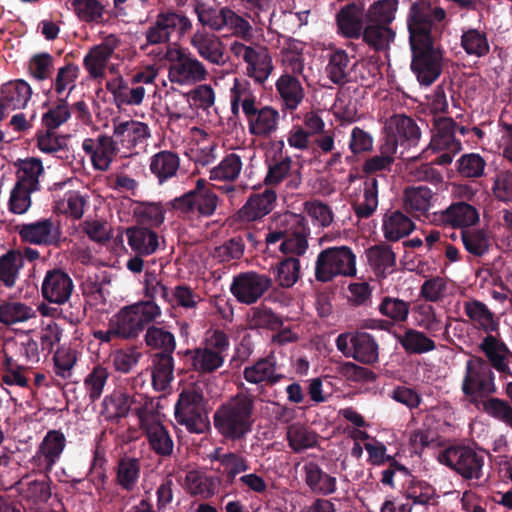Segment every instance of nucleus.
Returning <instances> with one entry per match:
<instances>
[{
  "label": "nucleus",
  "mask_w": 512,
  "mask_h": 512,
  "mask_svg": "<svg viewBox=\"0 0 512 512\" xmlns=\"http://www.w3.org/2000/svg\"><path fill=\"white\" fill-rule=\"evenodd\" d=\"M445 15L444 9L433 8L426 2L410 8L407 23L413 53L411 68L423 85H430L441 72V54L434 46L431 29L433 22L443 20Z\"/></svg>",
  "instance_id": "1"
},
{
  "label": "nucleus",
  "mask_w": 512,
  "mask_h": 512,
  "mask_svg": "<svg viewBox=\"0 0 512 512\" xmlns=\"http://www.w3.org/2000/svg\"><path fill=\"white\" fill-rule=\"evenodd\" d=\"M253 412L254 397L237 394L218 408L214 415V423L224 437L239 439L251 430Z\"/></svg>",
  "instance_id": "2"
},
{
  "label": "nucleus",
  "mask_w": 512,
  "mask_h": 512,
  "mask_svg": "<svg viewBox=\"0 0 512 512\" xmlns=\"http://www.w3.org/2000/svg\"><path fill=\"white\" fill-rule=\"evenodd\" d=\"M160 316L161 309L154 301H139L123 307L112 317L113 331L119 337L132 338Z\"/></svg>",
  "instance_id": "3"
},
{
  "label": "nucleus",
  "mask_w": 512,
  "mask_h": 512,
  "mask_svg": "<svg viewBox=\"0 0 512 512\" xmlns=\"http://www.w3.org/2000/svg\"><path fill=\"white\" fill-rule=\"evenodd\" d=\"M175 419L191 433L202 434L209 428L204 397L199 387L182 390L175 404Z\"/></svg>",
  "instance_id": "4"
},
{
  "label": "nucleus",
  "mask_w": 512,
  "mask_h": 512,
  "mask_svg": "<svg viewBox=\"0 0 512 512\" xmlns=\"http://www.w3.org/2000/svg\"><path fill=\"white\" fill-rule=\"evenodd\" d=\"M356 274V256L347 246L330 247L319 253L315 263L318 281L327 282L337 276Z\"/></svg>",
  "instance_id": "5"
},
{
  "label": "nucleus",
  "mask_w": 512,
  "mask_h": 512,
  "mask_svg": "<svg viewBox=\"0 0 512 512\" xmlns=\"http://www.w3.org/2000/svg\"><path fill=\"white\" fill-rule=\"evenodd\" d=\"M150 404L149 399L144 394L126 388H117L104 398L102 413L108 419H118L133 411L141 420L149 412L148 406Z\"/></svg>",
  "instance_id": "6"
},
{
  "label": "nucleus",
  "mask_w": 512,
  "mask_h": 512,
  "mask_svg": "<svg viewBox=\"0 0 512 512\" xmlns=\"http://www.w3.org/2000/svg\"><path fill=\"white\" fill-rule=\"evenodd\" d=\"M230 51L234 57L246 63L247 75L258 83H264L273 71L272 57L263 46L234 41L230 45Z\"/></svg>",
  "instance_id": "7"
},
{
  "label": "nucleus",
  "mask_w": 512,
  "mask_h": 512,
  "mask_svg": "<svg viewBox=\"0 0 512 512\" xmlns=\"http://www.w3.org/2000/svg\"><path fill=\"white\" fill-rule=\"evenodd\" d=\"M206 186L207 182L204 179H198L193 190L171 202L172 208L183 214L212 215L216 210L218 198Z\"/></svg>",
  "instance_id": "8"
},
{
  "label": "nucleus",
  "mask_w": 512,
  "mask_h": 512,
  "mask_svg": "<svg viewBox=\"0 0 512 512\" xmlns=\"http://www.w3.org/2000/svg\"><path fill=\"white\" fill-rule=\"evenodd\" d=\"M455 130L456 125L450 118H439L435 121L429 148L435 152H442L436 159L439 165L450 164L462 149L461 142L455 137ZM459 131L463 134L465 129L459 127Z\"/></svg>",
  "instance_id": "9"
},
{
  "label": "nucleus",
  "mask_w": 512,
  "mask_h": 512,
  "mask_svg": "<svg viewBox=\"0 0 512 512\" xmlns=\"http://www.w3.org/2000/svg\"><path fill=\"white\" fill-rule=\"evenodd\" d=\"M462 390L467 396L492 394L496 391L494 373L482 358L474 357L467 361Z\"/></svg>",
  "instance_id": "10"
},
{
  "label": "nucleus",
  "mask_w": 512,
  "mask_h": 512,
  "mask_svg": "<svg viewBox=\"0 0 512 512\" xmlns=\"http://www.w3.org/2000/svg\"><path fill=\"white\" fill-rule=\"evenodd\" d=\"M439 462L445 464L467 479H479L483 467V457L468 447H450L443 451Z\"/></svg>",
  "instance_id": "11"
},
{
  "label": "nucleus",
  "mask_w": 512,
  "mask_h": 512,
  "mask_svg": "<svg viewBox=\"0 0 512 512\" xmlns=\"http://www.w3.org/2000/svg\"><path fill=\"white\" fill-rule=\"evenodd\" d=\"M387 149L397 152L398 146L415 145L420 138V131L416 123L404 114H394L384 123Z\"/></svg>",
  "instance_id": "12"
},
{
  "label": "nucleus",
  "mask_w": 512,
  "mask_h": 512,
  "mask_svg": "<svg viewBox=\"0 0 512 512\" xmlns=\"http://www.w3.org/2000/svg\"><path fill=\"white\" fill-rule=\"evenodd\" d=\"M113 130L121 150L130 154L144 150L151 136L148 125L136 120L114 121Z\"/></svg>",
  "instance_id": "13"
},
{
  "label": "nucleus",
  "mask_w": 512,
  "mask_h": 512,
  "mask_svg": "<svg viewBox=\"0 0 512 512\" xmlns=\"http://www.w3.org/2000/svg\"><path fill=\"white\" fill-rule=\"evenodd\" d=\"M271 286V280L255 272L241 273L234 277L230 290L241 303H255Z\"/></svg>",
  "instance_id": "14"
},
{
  "label": "nucleus",
  "mask_w": 512,
  "mask_h": 512,
  "mask_svg": "<svg viewBox=\"0 0 512 512\" xmlns=\"http://www.w3.org/2000/svg\"><path fill=\"white\" fill-rule=\"evenodd\" d=\"M192 27L191 21L183 14L167 11L160 13L155 23L147 30L146 39L149 44L167 42L175 31L183 34Z\"/></svg>",
  "instance_id": "15"
},
{
  "label": "nucleus",
  "mask_w": 512,
  "mask_h": 512,
  "mask_svg": "<svg viewBox=\"0 0 512 512\" xmlns=\"http://www.w3.org/2000/svg\"><path fill=\"white\" fill-rule=\"evenodd\" d=\"M120 44V37L109 34L103 38L101 43L89 50L84 57V67L90 77L99 79L105 76L108 61Z\"/></svg>",
  "instance_id": "16"
},
{
  "label": "nucleus",
  "mask_w": 512,
  "mask_h": 512,
  "mask_svg": "<svg viewBox=\"0 0 512 512\" xmlns=\"http://www.w3.org/2000/svg\"><path fill=\"white\" fill-rule=\"evenodd\" d=\"M190 45L197 54L214 65H224L225 46L219 36L205 29L196 30L190 39Z\"/></svg>",
  "instance_id": "17"
},
{
  "label": "nucleus",
  "mask_w": 512,
  "mask_h": 512,
  "mask_svg": "<svg viewBox=\"0 0 512 512\" xmlns=\"http://www.w3.org/2000/svg\"><path fill=\"white\" fill-rule=\"evenodd\" d=\"M73 282L68 274L54 269L48 271L42 282L41 292L47 301L55 304L66 303L73 291Z\"/></svg>",
  "instance_id": "18"
},
{
  "label": "nucleus",
  "mask_w": 512,
  "mask_h": 512,
  "mask_svg": "<svg viewBox=\"0 0 512 512\" xmlns=\"http://www.w3.org/2000/svg\"><path fill=\"white\" fill-rule=\"evenodd\" d=\"M480 349L503 379L512 378V353L501 340L493 335H487L483 338Z\"/></svg>",
  "instance_id": "19"
},
{
  "label": "nucleus",
  "mask_w": 512,
  "mask_h": 512,
  "mask_svg": "<svg viewBox=\"0 0 512 512\" xmlns=\"http://www.w3.org/2000/svg\"><path fill=\"white\" fill-rule=\"evenodd\" d=\"M168 77L172 83L193 85L205 81L208 77V71L201 61L189 55L181 62L171 64Z\"/></svg>",
  "instance_id": "20"
},
{
  "label": "nucleus",
  "mask_w": 512,
  "mask_h": 512,
  "mask_svg": "<svg viewBox=\"0 0 512 512\" xmlns=\"http://www.w3.org/2000/svg\"><path fill=\"white\" fill-rule=\"evenodd\" d=\"M140 423L146 431L151 448L159 455H170L173 451V441L161 424L159 417L148 412L140 420Z\"/></svg>",
  "instance_id": "21"
},
{
  "label": "nucleus",
  "mask_w": 512,
  "mask_h": 512,
  "mask_svg": "<svg viewBox=\"0 0 512 512\" xmlns=\"http://www.w3.org/2000/svg\"><path fill=\"white\" fill-rule=\"evenodd\" d=\"M107 90L112 94L116 105L139 106L146 95L143 85H128L122 76L109 79L106 82Z\"/></svg>",
  "instance_id": "22"
},
{
  "label": "nucleus",
  "mask_w": 512,
  "mask_h": 512,
  "mask_svg": "<svg viewBox=\"0 0 512 512\" xmlns=\"http://www.w3.org/2000/svg\"><path fill=\"white\" fill-rule=\"evenodd\" d=\"M65 444L64 434L57 430H51L44 437L33 460L39 462L40 469L51 470L63 452Z\"/></svg>",
  "instance_id": "23"
},
{
  "label": "nucleus",
  "mask_w": 512,
  "mask_h": 512,
  "mask_svg": "<svg viewBox=\"0 0 512 512\" xmlns=\"http://www.w3.org/2000/svg\"><path fill=\"white\" fill-rule=\"evenodd\" d=\"M249 132L255 136L266 137L276 131L279 113L272 107L256 109L254 107L245 114Z\"/></svg>",
  "instance_id": "24"
},
{
  "label": "nucleus",
  "mask_w": 512,
  "mask_h": 512,
  "mask_svg": "<svg viewBox=\"0 0 512 512\" xmlns=\"http://www.w3.org/2000/svg\"><path fill=\"white\" fill-rule=\"evenodd\" d=\"M275 201L276 193L272 190L253 194L240 209L239 218L247 222L257 221L273 210Z\"/></svg>",
  "instance_id": "25"
},
{
  "label": "nucleus",
  "mask_w": 512,
  "mask_h": 512,
  "mask_svg": "<svg viewBox=\"0 0 512 512\" xmlns=\"http://www.w3.org/2000/svg\"><path fill=\"white\" fill-rule=\"evenodd\" d=\"M275 86L284 107L288 110H296L305 97L301 82L289 72L283 73L277 79Z\"/></svg>",
  "instance_id": "26"
},
{
  "label": "nucleus",
  "mask_w": 512,
  "mask_h": 512,
  "mask_svg": "<svg viewBox=\"0 0 512 512\" xmlns=\"http://www.w3.org/2000/svg\"><path fill=\"white\" fill-rule=\"evenodd\" d=\"M21 237L32 244H52L57 242L60 233L58 227L49 219L23 225Z\"/></svg>",
  "instance_id": "27"
},
{
  "label": "nucleus",
  "mask_w": 512,
  "mask_h": 512,
  "mask_svg": "<svg viewBox=\"0 0 512 512\" xmlns=\"http://www.w3.org/2000/svg\"><path fill=\"white\" fill-rule=\"evenodd\" d=\"M32 95L30 85L23 80L10 81L1 88V98L4 108L11 113L27 106Z\"/></svg>",
  "instance_id": "28"
},
{
  "label": "nucleus",
  "mask_w": 512,
  "mask_h": 512,
  "mask_svg": "<svg viewBox=\"0 0 512 512\" xmlns=\"http://www.w3.org/2000/svg\"><path fill=\"white\" fill-rule=\"evenodd\" d=\"M302 471L305 483L312 492L320 495H329L335 492L336 478L325 473L316 463H305Z\"/></svg>",
  "instance_id": "29"
},
{
  "label": "nucleus",
  "mask_w": 512,
  "mask_h": 512,
  "mask_svg": "<svg viewBox=\"0 0 512 512\" xmlns=\"http://www.w3.org/2000/svg\"><path fill=\"white\" fill-rule=\"evenodd\" d=\"M479 221V213L475 207L465 202L451 204L441 214V222L452 227L464 228Z\"/></svg>",
  "instance_id": "30"
},
{
  "label": "nucleus",
  "mask_w": 512,
  "mask_h": 512,
  "mask_svg": "<svg viewBox=\"0 0 512 512\" xmlns=\"http://www.w3.org/2000/svg\"><path fill=\"white\" fill-rule=\"evenodd\" d=\"M338 28L348 38H358L363 31V8L351 3L343 7L337 14Z\"/></svg>",
  "instance_id": "31"
},
{
  "label": "nucleus",
  "mask_w": 512,
  "mask_h": 512,
  "mask_svg": "<svg viewBox=\"0 0 512 512\" xmlns=\"http://www.w3.org/2000/svg\"><path fill=\"white\" fill-rule=\"evenodd\" d=\"M230 80V101L231 110L238 115L240 107L244 114L255 107V96L251 91L250 84L246 80H240L233 75H228Z\"/></svg>",
  "instance_id": "32"
},
{
  "label": "nucleus",
  "mask_w": 512,
  "mask_h": 512,
  "mask_svg": "<svg viewBox=\"0 0 512 512\" xmlns=\"http://www.w3.org/2000/svg\"><path fill=\"white\" fill-rule=\"evenodd\" d=\"M149 168L160 184L174 177L179 169V158L170 151H161L150 158Z\"/></svg>",
  "instance_id": "33"
},
{
  "label": "nucleus",
  "mask_w": 512,
  "mask_h": 512,
  "mask_svg": "<svg viewBox=\"0 0 512 512\" xmlns=\"http://www.w3.org/2000/svg\"><path fill=\"white\" fill-rule=\"evenodd\" d=\"M363 41L376 51L389 48L394 41L396 32L391 26L385 24L366 23L362 33Z\"/></svg>",
  "instance_id": "34"
},
{
  "label": "nucleus",
  "mask_w": 512,
  "mask_h": 512,
  "mask_svg": "<svg viewBox=\"0 0 512 512\" xmlns=\"http://www.w3.org/2000/svg\"><path fill=\"white\" fill-rule=\"evenodd\" d=\"M243 376L252 384L277 383L282 376L276 372L275 362L270 358L257 361L255 364L245 367Z\"/></svg>",
  "instance_id": "35"
},
{
  "label": "nucleus",
  "mask_w": 512,
  "mask_h": 512,
  "mask_svg": "<svg viewBox=\"0 0 512 512\" xmlns=\"http://www.w3.org/2000/svg\"><path fill=\"white\" fill-rule=\"evenodd\" d=\"M415 228L413 221L402 212L394 211L384 217V237L390 241H397L409 235Z\"/></svg>",
  "instance_id": "36"
},
{
  "label": "nucleus",
  "mask_w": 512,
  "mask_h": 512,
  "mask_svg": "<svg viewBox=\"0 0 512 512\" xmlns=\"http://www.w3.org/2000/svg\"><path fill=\"white\" fill-rule=\"evenodd\" d=\"M35 316L36 311L25 303L11 300L0 304V322L4 325L23 323Z\"/></svg>",
  "instance_id": "37"
},
{
  "label": "nucleus",
  "mask_w": 512,
  "mask_h": 512,
  "mask_svg": "<svg viewBox=\"0 0 512 512\" xmlns=\"http://www.w3.org/2000/svg\"><path fill=\"white\" fill-rule=\"evenodd\" d=\"M350 342L352 345V358L365 364L377 361L378 346L369 334L364 332L356 333L351 337Z\"/></svg>",
  "instance_id": "38"
},
{
  "label": "nucleus",
  "mask_w": 512,
  "mask_h": 512,
  "mask_svg": "<svg viewBox=\"0 0 512 512\" xmlns=\"http://www.w3.org/2000/svg\"><path fill=\"white\" fill-rule=\"evenodd\" d=\"M369 265L379 275H387L394 270L396 255L389 246L377 245L366 252Z\"/></svg>",
  "instance_id": "39"
},
{
  "label": "nucleus",
  "mask_w": 512,
  "mask_h": 512,
  "mask_svg": "<svg viewBox=\"0 0 512 512\" xmlns=\"http://www.w3.org/2000/svg\"><path fill=\"white\" fill-rule=\"evenodd\" d=\"M17 184L28 189L37 190L39 178L44 173V167L40 159L31 157L18 161Z\"/></svg>",
  "instance_id": "40"
},
{
  "label": "nucleus",
  "mask_w": 512,
  "mask_h": 512,
  "mask_svg": "<svg viewBox=\"0 0 512 512\" xmlns=\"http://www.w3.org/2000/svg\"><path fill=\"white\" fill-rule=\"evenodd\" d=\"M173 379V358L168 353H158L153 358L152 384L156 390L163 391Z\"/></svg>",
  "instance_id": "41"
},
{
  "label": "nucleus",
  "mask_w": 512,
  "mask_h": 512,
  "mask_svg": "<svg viewBox=\"0 0 512 512\" xmlns=\"http://www.w3.org/2000/svg\"><path fill=\"white\" fill-rule=\"evenodd\" d=\"M241 170V157L236 153H230L210 170L209 179L212 181L233 182L239 177Z\"/></svg>",
  "instance_id": "42"
},
{
  "label": "nucleus",
  "mask_w": 512,
  "mask_h": 512,
  "mask_svg": "<svg viewBox=\"0 0 512 512\" xmlns=\"http://www.w3.org/2000/svg\"><path fill=\"white\" fill-rule=\"evenodd\" d=\"M433 198L434 194L428 187H411L405 191L404 204L407 210L423 215L430 209Z\"/></svg>",
  "instance_id": "43"
},
{
  "label": "nucleus",
  "mask_w": 512,
  "mask_h": 512,
  "mask_svg": "<svg viewBox=\"0 0 512 512\" xmlns=\"http://www.w3.org/2000/svg\"><path fill=\"white\" fill-rule=\"evenodd\" d=\"M127 235L130 247L140 254L149 255L158 248V236L151 230L145 228L129 229Z\"/></svg>",
  "instance_id": "44"
},
{
  "label": "nucleus",
  "mask_w": 512,
  "mask_h": 512,
  "mask_svg": "<svg viewBox=\"0 0 512 512\" xmlns=\"http://www.w3.org/2000/svg\"><path fill=\"white\" fill-rule=\"evenodd\" d=\"M398 8L397 0H378L373 2L365 15L366 23L391 26Z\"/></svg>",
  "instance_id": "45"
},
{
  "label": "nucleus",
  "mask_w": 512,
  "mask_h": 512,
  "mask_svg": "<svg viewBox=\"0 0 512 512\" xmlns=\"http://www.w3.org/2000/svg\"><path fill=\"white\" fill-rule=\"evenodd\" d=\"M79 76V68L76 65L68 64L58 69L53 82V89L59 101L66 100L76 86Z\"/></svg>",
  "instance_id": "46"
},
{
  "label": "nucleus",
  "mask_w": 512,
  "mask_h": 512,
  "mask_svg": "<svg viewBox=\"0 0 512 512\" xmlns=\"http://www.w3.org/2000/svg\"><path fill=\"white\" fill-rule=\"evenodd\" d=\"M140 461L136 458L124 457L117 465L116 481L125 490H132L140 476Z\"/></svg>",
  "instance_id": "47"
},
{
  "label": "nucleus",
  "mask_w": 512,
  "mask_h": 512,
  "mask_svg": "<svg viewBox=\"0 0 512 512\" xmlns=\"http://www.w3.org/2000/svg\"><path fill=\"white\" fill-rule=\"evenodd\" d=\"M87 197L78 191H68L56 201L55 210L59 213L79 219L84 214Z\"/></svg>",
  "instance_id": "48"
},
{
  "label": "nucleus",
  "mask_w": 512,
  "mask_h": 512,
  "mask_svg": "<svg viewBox=\"0 0 512 512\" xmlns=\"http://www.w3.org/2000/svg\"><path fill=\"white\" fill-rule=\"evenodd\" d=\"M350 59L343 50L333 52L326 66L329 79L335 84H343L347 81L350 72Z\"/></svg>",
  "instance_id": "49"
},
{
  "label": "nucleus",
  "mask_w": 512,
  "mask_h": 512,
  "mask_svg": "<svg viewBox=\"0 0 512 512\" xmlns=\"http://www.w3.org/2000/svg\"><path fill=\"white\" fill-rule=\"evenodd\" d=\"M70 7L83 21L94 23L103 21L105 6L98 0H70Z\"/></svg>",
  "instance_id": "50"
},
{
  "label": "nucleus",
  "mask_w": 512,
  "mask_h": 512,
  "mask_svg": "<svg viewBox=\"0 0 512 512\" xmlns=\"http://www.w3.org/2000/svg\"><path fill=\"white\" fill-rule=\"evenodd\" d=\"M378 206V182L374 177L364 182L363 196L355 205V211L360 217H369Z\"/></svg>",
  "instance_id": "51"
},
{
  "label": "nucleus",
  "mask_w": 512,
  "mask_h": 512,
  "mask_svg": "<svg viewBox=\"0 0 512 512\" xmlns=\"http://www.w3.org/2000/svg\"><path fill=\"white\" fill-rule=\"evenodd\" d=\"M221 30L228 29L237 37L249 39L252 27L250 23L228 7L222 8Z\"/></svg>",
  "instance_id": "52"
},
{
  "label": "nucleus",
  "mask_w": 512,
  "mask_h": 512,
  "mask_svg": "<svg viewBox=\"0 0 512 512\" xmlns=\"http://www.w3.org/2000/svg\"><path fill=\"white\" fill-rule=\"evenodd\" d=\"M467 316L486 332H492L497 329V322L488 308L479 301H470L465 304Z\"/></svg>",
  "instance_id": "53"
},
{
  "label": "nucleus",
  "mask_w": 512,
  "mask_h": 512,
  "mask_svg": "<svg viewBox=\"0 0 512 512\" xmlns=\"http://www.w3.org/2000/svg\"><path fill=\"white\" fill-rule=\"evenodd\" d=\"M78 352L72 347L62 346L54 355V371L57 376L67 379L77 362Z\"/></svg>",
  "instance_id": "54"
},
{
  "label": "nucleus",
  "mask_w": 512,
  "mask_h": 512,
  "mask_svg": "<svg viewBox=\"0 0 512 512\" xmlns=\"http://www.w3.org/2000/svg\"><path fill=\"white\" fill-rule=\"evenodd\" d=\"M461 44L469 55L481 57L489 52V43L486 34L477 29L466 31L462 35Z\"/></svg>",
  "instance_id": "55"
},
{
  "label": "nucleus",
  "mask_w": 512,
  "mask_h": 512,
  "mask_svg": "<svg viewBox=\"0 0 512 512\" xmlns=\"http://www.w3.org/2000/svg\"><path fill=\"white\" fill-rule=\"evenodd\" d=\"M224 356L207 349L198 348L193 352L192 365L200 372H211L222 366Z\"/></svg>",
  "instance_id": "56"
},
{
  "label": "nucleus",
  "mask_w": 512,
  "mask_h": 512,
  "mask_svg": "<svg viewBox=\"0 0 512 512\" xmlns=\"http://www.w3.org/2000/svg\"><path fill=\"white\" fill-rule=\"evenodd\" d=\"M409 309L410 305L408 302L388 296L384 297L379 305V312L394 322L405 321L408 317Z\"/></svg>",
  "instance_id": "57"
},
{
  "label": "nucleus",
  "mask_w": 512,
  "mask_h": 512,
  "mask_svg": "<svg viewBox=\"0 0 512 512\" xmlns=\"http://www.w3.org/2000/svg\"><path fill=\"white\" fill-rule=\"evenodd\" d=\"M165 300L173 306L194 309L202 301V297L192 288L179 285L172 290L171 295L168 294V299Z\"/></svg>",
  "instance_id": "58"
},
{
  "label": "nucleus",
  "mask_w": 512,
  "mask_h": 512,
  "mask_svg": "<svg viewBox=\"0 0 512 512\" xmlns=\"http://www.w3.org/2000/svg\"><path fill=\"white\" fill-rule=\"evenodd\" d=\"M482 409L490 417L505 423L509 427L512 425V406L505 400L488 398L482 401Z\"/></svg>",
  "instance_id": "59"
},
{
  "label": "nucleus",
  "mask_w": 512,
  "mask_h": 512,
  "mask_svg": "<svg viewBox=\"0 0 512 512\" xmlns=\"http://www.w3.org/2000/svg\"><path fill=\"white\" fill-rule=\"evenodd\" d=\"M449 292L450 286L445 278L432 277L422 284L420 295L427 301L437 302L445 298Z\"/></svg>",
  "instance_id": "60"
},
{
  "label": "nucleus",
  "mask_w": 512,
  "mask_h": 512,
  "mask_svg": "<svg viewBox=\"0 0 512 512\" xmlns=\"http://www.w3.org/2000/svg\"><path fill=\"white\" fill-rule=\"evenodd\" d=\"M22 261L16 252H8L0 258V280L8 287L14 285Z\"/></svg>",
  "instance_id": "61"
},
{
  "label": "nucleus",
  "mask_w": 512,
  "mask_h": 512,
  "mask_svg": "<svg viewBox=\"0 0 512 512\" xmlns=\"http://www.w3.org/2000/svg\"><path fill=\"white\" fill-rule=\"evenodd\" d=\"M287 437L294 451H301L313 447L317 443V436L303 426L293 425L288 429Z\"/></svg>",
  "instance_id": "62"
},
{
  "label": "nucleus",
  "mask_w": 512,
  "mask_h": 512,
  "mask_svg": "<svg viewBox=\"0 0 512 512\" xmlns=\"http://www.w3.org/2000/svg\"><path fill=\"white\" fill-rule=\"evenodd\" d=\"M401 344L412 353H425L435 348L433 340L416 330H408L402 337Z\"/></svg>",
  "instance_id": "63"
},
{
  "label": "nucleus",
  "mask_w": 512,
  "mask_h": 512,
  "mask_svg": "<svg viewBox=\"0 0 512 512\" xmlns=\"http://www.w3.org/2000/svg\"><path fill=\"white\" fill-rule=\"evenodd\" d=\"M300 275V262L297 258H287L279 263L276 268V276L279 285L282 287L293 286Z\"/></svg>",
  "instance_id": "64"
}]
</instances>
